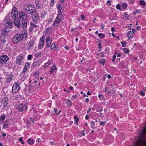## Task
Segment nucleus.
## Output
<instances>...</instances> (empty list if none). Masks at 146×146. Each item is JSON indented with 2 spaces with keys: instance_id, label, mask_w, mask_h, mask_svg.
<instances>
[{
  "instance_id": "f257e3e1",
  "label": "nucleus",
  "mask_w": 146,
  "mask_h": 146,
  "mask_svg": "<svg viewBox=\"0 0 146 146\" xmlns=\"http://www.w3.org/2000/svg\"><path fill=\"white\" fill-rule=\"evenodd\" d=\"M22 34H18L15 35L13 39V43L17 44L27 36V31L23 30Z\"/></svg>"
},
{
  "instance_id": "f03ea898",
  "label": "nucleus",
  "mask_w": 146,
  "mask_h": 146,
  "mask_svg": "<svg viewBox=\"0 0 146 146\" xmlns=\"http://www.w3.org/2000/svg\"><path fill=\"white\" fill-rule=\"evenodd\" d=\"M24 9L27 13L31 15H33L36 13L35 8L33 5L25 6L24 7Z\"/></svg>"
},
{
  "instance_id": "7ed1b4c3",
  "label": "nucleus",
  "mask_w": 146,
  "mask_h": 146,
  "mask_svg": "<svg viewBox=\"0 0 146 146\" xmlns=\"http://www.w3.org/2000/svg\"><path fill=\"white\" fill-rule=\"evenodd\" d=\"M6 18V17L4 21L5 25L7 28H12L13 25V22L10 19H7Z\"/></svg>"
},
{
  "instance_id": "20e7f679",
  "label": "nucleus",
  "mask_w": 146,
  "mask_h": 146,
  "mask_svg": "<svg viewBox=\"0 0 146 146\" xmlns=\"http://www.w3.org/2000/svg\"><path fill=\"white\" fill-rule=\"evenodd\" d=\"M18 13L17 8L13 7L12 9L11 16L12 18L15 19L17 18L18 17Z\"/></svg>"
},
{
  "instance_id": "39448f33",
  "label": "nucleus",
  "mask_w": 146,
  "mask_h": 146,
  "mask_svg": "<svg viewBox=\"0 0 146 146\" xmlns=\"http://www.w3.org/2000/svg\"><path fill=\"white\" fill-rule=\"evenodd\" d=\"M19 17L21 20L23 21H26L28 18L27 14L23 12L19 13Z\"/></svg>"
},
{
  "instance_id": "423d86ee",
  "label": "nucleus",
  "mask_w": 146,
  "mask_h": 146,
  "mask_svg": "<svg viewBox=\"0 0 146 146\" xmlns=\"http://www.w3.org/2000/svg\"><path fill=\"white\" fill-rule=\"evenodd\" d=\"M9 60V57L7 55H3L0 56V63L1 64L5 63Z\"/></svg>"
},
{
  "instance_id": "0eeeda50",
  "label": "nucleus",
  "mask_w": 146,
  "mask_h": 146,
  "mask_svg": "<svg viewBox=\"0 0 146 146\" xmlns=\"http://www.w3.org/2000/svg\"><path fill=\"white\" fill-rule=\"evenodd\" d=\"M61 20V15L60 14H58L54 21L52 26H57L60 23Z\"/></svg>"
},
{
  "instance_id": "6e6552de",
  "label": "nucleus",
  "mask_w": 146,
  "mask_h": 146,
  "mask_svg": "<svg viewBox=\"0 0 146 146\" xmlns=\"http://www.w3.org/2000/svg\"><path fill=\"white\" fill-rule=\"evenodd\" d=\"M24 62V57L21 56H19L16 58V63L18 64L21 65Z\"/></svg>"
},
{
  "instance_id": "1a4fd4ad",
  "label": "nucleus",
  "mask_w": 146,
  "mask_h": 146,
  "mask_svg": "<svg viewBox=\"0 0 146 146\" xmlns=\"http://www.w3.org/2000/svg\"><path fill=\"white\" fill-rule=\"evenodd\" d=\"M44 36L42 35L40 38V42L38 44V48L39 49H42L43 47L44 42Z\"/></svg>"
},
{
  "instance_id": "9d476101",
  "label": "nucleus",
  "mask_w": 146,
  "mask_h": 146,
  "mask_svg": "<svg viewBox=\"0 0 146 146\" xmlns=\"http://www.w3.org/2000/svg\"><path fill=\"white\" fill-rule=\"evenodd\" d=\"M19 89V87L17 83H14L13 86L12 88V92L13 93H15L17 92Z\"/></svg>"
},
{
  "instance_id": "9b49d317",
  "label": "nucleus",
  "mask_w": 146,
  "mask_h": 146,
  "mask_svg": "<svg viewBox=\"0 0 146 146\" xmlns=\"http://www.w3.org/2000/svg\"><path fill=\"white\" fill-rule=\"evenodd\" d=\"M27 108V106L26 104H20L18 106L19 110L21 112L26 110Z\"/></svg>"
},
{
  "instance_id": "f8f14e48",
  "label": "nucleus",
  "mask_w": 146,
  "mask_h": 146,
  "mask_svg": "<svg viewBox=\"0 0 146 146\" xmlns=\"http://www.w3.org/2000/svg\"><path fill=\"white\" fill-rule=\"evenodd\" d=\"M7 32V31L6 29H5L2 31V33L3 35H1L0 36V40L2 43H4L5 42V38L4 35L5 34V32Z\"/></svg>"
},
{
  "instance_id": "ddd939ff",
  "label": "nucleus",
  "mask_w": 146,
  "mask_h": 146,
  "mask_svg": "<svg viewBox=\"0 0 146 146\" xmlns=\"http://www.w3.org/2000/svg\"><path fill=\"white\" fill-rule=\"evenodd\" d=\"M46 46L48 47L50 46L52 42L51 38L50 37H47L46 39Z\"/></svg>"
},
{
  "instance_id": "4468645a",
  "label": "nucleus",
  "mask_w": 146,
  "mask_h": 146,
  "mask_svg": "<svg viewBox=\"0 0 146 146\" xmlns=\"http://www.w3.org/2000/svg\"><path fill=\"white\" fill-rule=\"evenodd\" d=\"M14 20V23L15 26L18 28H19L21 27L20 21L18 19H16Z\"/></svg>"
},
{
  "instance_id": "2eb2a0df",
  "label": "nucleus",
  "mask_w": 146,
  "mask_h": 146,
  "mask_svg": "<svg viewBox=\"0 0 146 146\" xmlns=\"http://www.w3.org/2000/svg\"><path fill=\"white\" fill-rule=\"evenodd\" d=\"M8 100V98L7 97H4L2 100V104L3 106V107H5L6 106L7 104V100Z\"/></svg>"
},
{
  "instance_id": "dca6fc26",
  "label": "nucleus",
  "mask_w": 146,
  "mask_h": 146,
  "mask_svg": "<svg viewBox=\"0 0 146 146\" xmlns=\"http://www.w3.org/2000/svg\"><path fill=\"white\" fill-rule=\"evenodd\" d=\"M50 74H52L54 72L57 70V68L55 65H53L50 68Z\"/></svg>"
},
{
  "instance_id": "f3484780",
  "label": "nucleus",
  "mask_w": 146,
  "mask_h": 146,
  "mask_svg": "<svg viewBox=\"0 0 146 146\" xmlns=\"http://www.w3.org/2000/svg\"><path fill=\"white\" fill-rule=\"evenodd\" d=\"M128 5L127 3H123L121 4V11L125 10L127 8Z\"/></svg>"
},
{
  "instance_id": "a211bd4d",
  "label": "nucleus",
  "mask_w": 146,
  "mask_h": 146,
  "mask_svg": "<svg viewBox=\"0 0 146 146\" xmlns=\"http://www.w3.org/2000/svg\"><path fill=\"white\" fill-rule=\"evenodd\" d=\"M13 77V76L12 74H9L7 77V78L6 80V82L7 83H9L11 81Z\"/></svg>"
},
{
  "instance_id": "6ab92c4d",
  "label": "nucleus",
  "mask_w": 146,
  "mask_h": 146,
  "mask_svg": "<svg viewBox=\"0 0 146 146\" xmlns=\"http://www.w3.org/2000/svg\"><path fill=\"white\" fill-rule=\"evenodd\" d=\"M30 64V63L28 62H27L23 70V72L24 73H25L27 71V70L29 68Z\"/></svg>"
},
{
  "instance_id": "aec40b11",
  "label": "nucleus",
  "mask_w": 146,
  "mask_h": 146,
  "mask_svg": "<svg viewBox=\"0 0 146 146\" xmlns=\"http://www.w3.org/2000/svg\"><path fill=\"white\" fill-rule=\"evenodd\" d=\"M31 15L32 16L33 19L35 21H36L38 19V15L37 14L36 12V13H34L33 15Z\"/></svg>"
},
{
  "instance_id": "412c9836",
  "label": "nucleus",
  "mask_w": 146,
  "mask_h": 146,
  "mask_svg": "<svg viewBox=\"0 0 146 146\" xmlns=\"http://www.w3.org/2000/svg\"><path fill=\"white\" fill-rule=\"evenodd\" d=\"M65 101L66 102V104L67 105L71 106H72V102L70 100V99H66L65 100Z\"/></svg>"
},
{
  "instance_id": "4be33fe9",
  "label": "nucleus",
  "mask_w": 146,
  "mask_h": 146,
  "mask_svg": "<svg viewBox=\"0 0 146 146\" xmlns=\"http://www.w3.org/2000/svg\"><path fill=\"white\" fill-rule=\"evenodd\" d=\"M23 28H25L27 26V22L25 21H23L21 25Z\"/></svg>"
},
{
  "instance_id": "5701e85b",
  "label": "nucleus",
  "mask_w": 146,
  "mask_h": 146,
  "mask_svg": "<svg viewBox=\"0 0 146 146\" xmlns=\"http://www.w3.org/2000/svg\"><path fill=\"white\" fill-rule=\"evenodd\" d=\"M90 125L92 128L95 129L96 128V126L95 125V123L93 121H91L90 123Z\"/></svg>"
},
{
  "instance_id": "b1692460",
  "label": "nucleus",
  "mask_w": 146,
  "mask_h": 146,
  "mask_svg": "<svg viewBox=\"0 0 146 146\" xmlns=\"http://www.w3.org/2000/svg\"><path fill=\"white\" fill-rule=\"evenodd\" d=\"M34 42L32 41H30L28 44V48L29 49L31 48V47L34 46Z\"/></svg>"
},
{
  "instance_id": "393cba45",
  "label": "nucleus",
  "mask_w": 146,
  "mask_h": 146,
  "mask_svg": "<svg viewBox=\"0 0 146 146\" xmlns=\"http://www.w3.org/2000/svg\"><path fill=\"white\" fill-rule=\"evenodd\" d=\"M53 26L51 27H48L46 31V34H48L50 32V31L52 29V27Z\"/></svg>"
},
{
  "instance_id": "a878e982",
  "label": "nucleus",
  "mask_w": 146,
  "mask_h": 146,
  "mask_svg": "<svg viewBox=\"0 0 146 146\" xmlns=\"http://www.w3.org/2000/svg\"><path fill=\"white\" fill-rule=\"evenodd\" d=\"M123 18L125 20H129V18L127 17L128 14L126 12H124L123 14Z\"/></svg>"
},
{
  "instance_id": "bb28decb",
  "label": "nucleus",
  "mask_w": 146,
  "mask_h": 146,
  "mask_svg": "<svg viewBox=\"0 0 146 146\" xmlns=\"http://www.w3.org/2000/svg\"><path fill=\"white\" fill-rule=\"evenodd\" d=\"M51 60H49L47 62L45 63L44 65V68H46L50 64V63L51 62Z\"/></svg>"
},
{
  "instance_id": "cd10ccee",
  "label": "nucleus",
  "mask_w": 146,
  "mask_h": 146,
  "mask_svg": "<svg viewBox=\"0 0 146 146\" xmlns=\"http://www.w3.org/2000/svg\"><path fill=\"white\" fill-rule=\"evenodd\" d=\"M40 61L38 60L35 61L33 63V64L35 66L40 65Z\"/></svg>"
},
{
  "instance_id": "c85d7f7f",
  "label": "nucleus",
  "mask_w": 146,
  "mask_h": 146,
  "mask_svg": "<svg viewBox=\"0 0 146 146\" xmlns=\"http://www.w3.org/2000/svg\"><path fill=\"white\" fill-rule=\"evenodd\" d=\"M46 14V12L45 11H43L41 12V17L42 18H43Z\"/></svg>"
},
{
  "instance_id": "c756f323",
  "label": "nucleus",
  "mask_w": 146,
  "mask_h": 146,
  "mask_svg": "<svg viewBox=\"0 0 146 146\" xmlns=\"http://www.w3.org/2000/svg\"><path fill=\"white\" fill-rule=\"evenodd\" d=\"M5 118V115H3L0 116V121L3 122Z\"/></svg>"
},
{
  "instance_id": "7c9ffc66",
  "label": "nucleus",
  "mask_w": 146,
  "mask_h": 146,
  "mask_svg": "<svg viewBox=\"0 0 146 146\" xmlns=\"http://www.w3.org/2000/svg\"><path fill=\"white\" fill-rule=\"evenodd\" d=\"M28 143L30 145H33L34 144V141L31 139L29 138L28 139L27 141Z\"/></svg>"
},
{
  "instance_id": "2f4dec72",
  "label": "nucleus",
  "mask_w": 146,
  "mask_h": 146,
  "mask_svg": "<svg viewBox=\"0 0 146 146\" xmlns=\"http://www.w3.org/2000/svg\"><path fill=\"white\" fill-rule=\"evenodd\" d=\"M123 52L125 53L128 54L129 53V50L128 48H123Z\"/></svg>"
},
{
  "instance_id": "473e14b6",
  "label": "nucleus",
  "mask_w": 146,
  "mask_h": 146,
  "mask_svg": "<svg viewBox=\"0 0 146 146\" xmlns=\"http://www.w3.org/2000/svg\"><path fill=\"white\" fill-rule=\"evenodd\" d=\"M58 110L57 108H54V112L56 115L58 114L61 112V111L60 110H59L58 112Z\"/></svg>"
},
{
  "instance_id": "72a5a7b5",
  "label": "nucleus",
  "mask_w": 146,
  "mask_h": 146,
  "mask_svg": "<svg viewBox=\"0 0 146 146\" xmlns=\"http://www.w3.org/2000/svg\"><path fill=\"white\" fill-rule=\"evenodd\" d=\"M34 76L36 78H37L39 76V72L36 71L33 73Z\"/></svg>"
},
{
  "instance_id": "f704fd0d",
  "label": "nucleus",
  "mask_w": 146,
  "mask_h": 146,
  "mask_svg": "<svg viewBox=\"0 0 146 146\" xmlns=\"http://www.w3.org/2000/svg\"><path fill=\"white\" fill-rule=\"evenodd\" d=\"M98 97L101 100H105V98L102 94H99L98 95Z\"/></svg>"
},
{
  "instance_id": "c9c22d12",
  "label": "nucleus",
  "mask_w": 146,
  "mask_h": 146,
  "mask_svg": "<svg viewBox=\"0 0 146 146\" xmlns=\"http://www.w3.org/2000/svg\"><path fill=\"white\" fill-rule=\"evenodd\" d=\"M8 127V123L7 122H5L3 125V127L5 129Z\"/></svg>"
},
{
  "instance_id": "e433bc0d",
  "label": "nucleus",
  "mask_w": 146,
  "mask_h": 146,
  "mask_svg": "<svg viewBox=\"0 0 146 146\" xmlns=\"http://www.w3.org/2000/svg\"><path fill=\"white\" fill-rule=\"evenodd\" d=\"M127 36L128 37V38H131L132 37L131 32V31H128L127 34Z\"/></svg>"
},
{
  "instance_id": "4c0bfd02",
  "label": "nucleus",
  "mask_w": 146,
  "mask_h": 146,
  "mask_svg": "<svg viewBox=\"0 0 146 146\" xmlns=\"http://www.w3.org/2000/svg\"><path fill=\"white\" fill-rule=\"evenodd\" d=\"M80 136H84L85 135V133L84 130H82L80 132Z\"/></svg>"
},
{
  "instance_id": "58836bf2",
  "label": "nucleus",
  "mask_w": 146,
  "mask_h": 146,
  "mask_svg": "<svg viewBox=\"0 0 146 146\" xmlns=\"http://www.w3.org/2000/svg\"><path fill=\"white\" fill-rule=\"evenodd\" d=\"M31 26V27L32 28V29H33L34 28H36L37 27V25L31 22L30 23Z\"/></svg>"
},
{
  "instance_id": "ea45409f",
  "label": "nucleus",
  "mask_w": 146,
  "mask_h": 146,
  "mask_svg": "<svg viewBox=\"0 0 146 146\" xmlns=\"http://www.w3.org/2000/svg\"><path fill=\"white\" fill-rule=\"evenodd\" d=\"M116 7L117 9H119L121 11V5L119 4H117L116 5Z\"/></svg>"
},
{
  "instance_id": "a19ab883",
  "label": "nucleus",
  "mask_w": 146,
  "mask_h": 146,
  "mask_svg": "<svg viewBox=\"0 0 146 146\" xmlns=\"http://www.w3.org/2000/svg\"><path fill=\"white\" fill-rule=\"evenodd\" d=\"M57 8L58 9V13L59 14H60L61 13V7L60 5H58L57 7Z\"/></svg>"
},
{
  "instance_id": "79ce46f5",
  "label": "nucleus",
  "mask_w": 146,
  "mask_h": 146,
  "mask_svg": "<svg viewBox=\"0 0 146 146\" xmlns=\"http://www.w3.org/2000/svg\"><path fill=\"white\" fill-rule=\"evenodd\" d=\"M51 48L52 49H56V46L55 45V44L54 43H53L51 46Z\"/></svg>"
},
{
  "instance_id": "37998d69",
  "label": "nucleus",
  "mask_w": 146,
  "mask_h": 146,
  "mask_svg": "<svg viewBox=\"0 0 146 146\" xmlns=\"http://www.w3.org/2000/svg\"><path fill=\"white\" fill-rule=\"evenodd\" d=\"M139 3L141 5L143 6L145 5L146 4V3L143 0H141L139 1Z\"/></svg>"
},
{
  "instance_id": "c03bdc74",
  "label": "nucleus",
  "mask_w": 146,
  "mask_h": 146,
  "mask_svg": "<svg viewBox=\"0 0 146 146\" xmlns=\"http://www.w3.org/2000/svg\"><path fill=\"white\" fill-rule=\"evenodd\" d=\"M105 61V59H102L100 60L99 63L100 64H102L103 65L104 64V63Z\"/></svg>"
},
{
  "instance_id": "a18cd8bd",
  "label": "nucleus",
  "mask_w": 146,
  "mask_h": 146,
  "mask_svg": "<svg viewBox=\"0 0 146 146\" xmlns=\"http://www.w3.org/2000/svg\"><path fill=\"white\" fill-rule=\"evenodd\" d=\"M121 43L122 44V46L123 47L125 46V45L127 44V42L125 41L121 42Z\"/></svg>"
},
{
  "instance_id": "49530a36",
  "label": "nucleus",
  "mask_w": 146,
  "mask_h": 146,
  "mask_svg": "<svg viewBox=\"0 0 146 146\" xmlns=\"http://www.w3.org/2000/svg\"><path fill=\"white\" fill-rule=\"evenodd\" d=\"M77 95L76 94L73 95L71 97V98L72 100L76 99L77 98Z\"/></svg>"
},
{
  "instance_id": "de8ad7c7",
  "label": "nucleus",
  "mask_w": 146,
  "mask_h": 146,
  "mask_svg": "<svg viewBox=\"0 0 146 146\" xmlns=\"http://www.w3.org/2000/svg\"><path fill=\"white\" fill-rule=\"evenodd\" d=\"M52 19L51 18H49L46 21V22H47V23L48 24L50 23L52 21Z\"/></svg>"
},
{
  "instance_id": "09e8293b",
  "label": "nucleus",
  "mask_w": 146,
  "mask_h": 146,
  "mask_svg": "<svg viewBox=\"0 0 146 146\" xmlns=\"http://www.w3.org/2000/svg\"><path fill=\"white\" fill-rule=\"evenodd\" d=\"M30 120L32 122L34 123L37 120V119L36 118H33V117H30Z\"/></svg>"
},
{
  "instance_id": "8fccbe9b",
  "label": "nucleus",
  "mask_w": 146,
  "mask_h": 146,
  "mask_svg": "<svg viewBox=\"0 0 146 146\" xmlns=\"http://www.w3.org/2000/svg\"><path fill=\"white\" fill-rule=\"evenodd\" d=\"M40 53H35L34 54V56L36 57L40 56Z\"/></svg>"
},
{
  "instance_id": "3c124183",
  "label": "nucleus",
  "mask_w": 146,
  "mask_h": 146,
  "mask_svg": "<svg viewBox=\"0 0 146 146\" xmlns=\"http://www.w3.org/2000/svg\"><path fill=\"white\" fill-rule=\"evenodd\" d=\"M140 12L138 10H136L133 13V14L134 15H135L136 14H138L140 13Z\"/></svg>"
},
{
  "instance_id": "603ef678",
  "label": "nucleus",
  "mask_w": 146,
  "mask_h": 146,
  "mask_svg": "<svg viewBox=\"0 0 146 146\" xmlns=\"http://www.w3.org/2000/svg\"><path fill=\"white\" fill-rule=\"evenodd\" d=\"M80 93L81 94H82L83 95V96L84 97H86V96L87 97H88V96H86V94L84 93L82 91H81L80 92Z\"/></svg>"
},
{
  "instance_id": "864d4df0",
  "label": "nucleus",
  "mask_w": 146,
  "mask_h": 146,
  "mask_svg": "<svg viewBox=\"0 0 146 146\" xmlns=\"http://www.w3.org/2000/svg\"><path fill=\"white\" fill-rule=\"evenodd\" d=\"M106 123L105 121H101L100 123V125H104Z\"/></svg>"
},
{
  "instance_id": "5fc2aeb1",
  "label": "nucleus",
  "mask_w": 146,
  "mask_h": 146,
  "mask_svg": "<svg viewBox=\"0 0 146 146\" xmlns=\"http://www.w3.org/2000/svg\"><path fill=\"white\" fill-rule=\"evenodd\" d=\"M32 57V56L31 55H29L28 56V59L29 60H31V59Z\"/></svg>"
},
{
  "instance_id": "6e6d98bb",
  "label": "nucleus",
  "mask_w": 146,
  "mask_h": 146,
  "mask_svg": "<svg viewBox=\"0 0 146 146\" xmlns=\"http://www.w3.org/2000/svg\"><path fill=\"white\" fill-rule=\"evenodd\" d=\"M36 6L38 9H40V6L38 3H36Z\"/></svg>"
},
{
  "instance_id": "4d7b16f0",
  "label": "nucleus",
  "mask_w": 146,
  "mask_h": 146,
  "mask_svg": "<svg viewBox=\"0 0 146 146\" xmlns=\"http://www.w3.org/2000/svg\"><path fill=\"white\" fill-rule=\"evenodd\" d=\"M74 118L75 120V121L76 122H78V121L79 119L77 117H76V116H74Z\"/></svg>"
},
{
  "instance_id": "13d9d810",
  "label": "nucleus",
  "mask_w": 146,
  "mask_h": 146,
  "mask_svg": "<svg viewBox=\"0 0 146 146\" xmlns=\"http://www.w3.org/2000/svg\"><path fill=\"white\" fill-rule=\"evenodd\" d=\"M140 94L141 95L143 96H144L145 95V93L143 92L142 91H140Z\"/></svg>"
},
{
  "instance_id": "bf43d9fd",
  "label": "nucleus",
  "mask_w": 146,
  "mask_h": 146,
  "mask_svg": "<svg viewBox=\"0 0 146 146\" xmlns=\"http://www.w3.org/2000/svg\"><path fill=\"white\" fill-rule=\"evenodd\" d=\"M101 28L103 29H104V27H105V25H104L103 24H102L101 25Z\"/></svg>"
},
{
  "instance_id": "052dcab7",
  "label": "nucleus",
  "mask_w": 146,
  "mask_h": 146,
  "mask_svg": "<svg viewBox=\"0 0 146 146\" xmlns=\"http://www.w3.org/2000/svg\"><path fill=\"white\" fill-rule=\"evenodd\" d=\"M116 57V56L115 55H114L113 57V59H112V61L113 62V61H115V58Z\"/></svg>"
},
{
  "instance_id": "680f3d73",
  "label": "nucleus",
  "mask_w": 146,
  "mask_h": 146,
  "mask_svg": "<svg viewBox=\"0 0 146 146\" xmlns=\"http://www.w3.org/2000/svg\"><path fill=\"white\" fill-rule=\"evenodd\" d=\"M81 17L82 20H83L84 19V17L83 14L81 15Z\"/></svg>"
},
{
  "instance_id": "e2e57ef3",
  "label": "nucleus",
  "mask_w": 146,
  "mask_h": 146,
  "mask_svg": "<svg viewBox=\"0 0 146 146\" xmlns=\"http://www.w3.org/2000/svg\"><path fill=\"white\" fill-rule=\"evenodd\" d=\"M135 29H132L131 30V31L133 33H134L135 31Z\"/></svg>"
},
{
  "instance_id": "0e129e2a",
  "label": "nucleus",
  "mask_w": 146,
  "mask_h": 146,
  "mask_svg": "<svg viewBox=\"0 0 146 146\" xmlns=\"http://www.w3.org/2000/svg\"><path fill=\"white\" fill-rule=\"evenodd\" d=\"M89 118H90V117L88 115H86V119H89Z\"/></svg>"
},
{
  "instance_id": "69168bd1",
  "label": "nucleus",
  "mask_w": 146,
  "mask_h": 146,
  "mask_svg": "<svg viewBox=\"0 0 146 146\" xmlns=\"http://www.w3.org/2000/svg\"><path fill=\"white\" fill-rule=\"evenodd\" d=\"M89 101V99L88 98H86L85 100V102L88 103Z\"/></svg>"
},
{
  "instance_id": "338daca9",
  "label": "nucleus",
  "mask_w": 146,
  "mask_h": 146,
  "mask_svg": "<svg viewBox=\"0 0 146 146\" xmlns=\"http://www.w3.org/2000/svg\"><path fill=\"white\" fill-rule=\"evenodd\" d=\"M54 143L53 141H52L50 142V145H54Z\"/></svg>"
},
{
  "instance_id": "774afa93",
  "label": "nucleus",
  "mask_w": 146,
  "mask_h": 146,
  "mask_svg": "<svg viewBox=\"0 0 146 146\" xmlns=\"http://www.w3.org/2000/svg\"><path fill=\"white\" fill-rule=\"evenodd\" d=\"M91 108H89V109H88L87 111V113H89V112H90V111H91Z\"/></svg>"
}]
</instances>
